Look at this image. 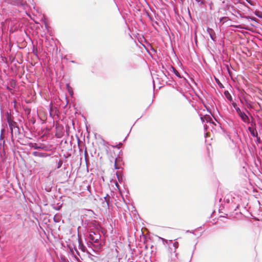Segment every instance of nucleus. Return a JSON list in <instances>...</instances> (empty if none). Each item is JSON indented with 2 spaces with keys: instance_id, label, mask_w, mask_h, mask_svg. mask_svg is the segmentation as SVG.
<instances>
[{
  "instance_id": "1",
  "label": "nucleus",
  "mask_w": 262,
  "mask_h": 262,
  "mask_svg": "<svg viewBox=\"0 0 262 262\" xmlns=\"http://www.w3.org/2000/svg\"><path fill=\"white\" fill-rule=\"evenodd\" d=\"M9 126L11 130L12 136L14 135L16 136L19 134V128L17 126L16 122L11 120L10 119L8 120Z\"/></svg>"
},
{
  "instance_id": "2",
  "label": "nucleus",
  "mask_w": 262,
  "mask_h": 262,
  "mask_svg": "<svg viewBox=\"0 0 262 262\" xmlns=\"http://www.w3.org/2000/svg\"><path fill=\"white\" fill-rule=\"evenodd\" d=\"M101 235L98 232L93 231H90L89 238L91 243H98L100 239Z\"/></svg>"
},
{
  "instance_id": "3",
  "label": "nucleus",
  "mask_w": 262,
  "mask_h": 262,
  "mask_svg": "<svg viewBox=\"0 0 262 262\" xmlns=\"http://www.w3.org/2000/svg\"><path fill=\"white\" fill-rule=\"evenodd\" d=\"M236 111L244 122L246 123L249 122V119L247 115L244 112H242L239 107L236 108Z\"/></svg>"
},
{
  "instance_id": "4",
  "label": "nucleus",
  "mask_w": 262,
  "mask_h": 262,
  "mask_svg": "<svg viewBox=\"0 0 262 262\" xmlns=\"http://www.w3.org/2000/svg\"><path fill=\"white\" fill-rule=\"evenodd\" d=\"M207 30L212 40H215L216 36L213 30L212 29L208 28Z\"/></svg>"
},
{
  "instance_id": "5",
  "label": "nucleus",
  "mask_w": 262,
  "mask_h": 262,
  "mask_svg": "<svg viewBox=\"0 0 262 262\" xmlns=\"http://www.w3.org/2000/svg\"><path fill=\"white\" fill-rule=\"evenodd\" d=\"M249 132H250L251 134L253 137H257L258 134L256 131V130L251 127H249L248 128Z\"/></svg>"
},
{
  "instance_id": "6",
  "label": "nucleus",
  "mask_w": 262,
  "mask_h": 262,
  "mask_svg": "<svg viewBox=\"0 0 262 262\" xmlns=\"http://www.w3.org/2000/svg\"><path fill=\"white\" fill-rule=\"evenodd\" d=\"M224 95L225 96H226V97L227 98V99L228 100H229V101H232V96L231 95H230V94L229 93L228 91H225L224 92Z\"/></svg>"
},
{
  "instance_id": "7",
  "label": "nucleus",
  "mask_w": 262,
  "mask_h": 262,
  "mask_svg": "<svg viewBox=\"0 0 262 262\" xmlns=\"http://www.w3.org/2000/svg\"><path fill=\"white\" fill-rule=\"evenodd\" d=\"M34 155L36 156H40V157H43V154L42 153H37V152H34Z\"/></svg>"
},
{
  "instance_id": "8",
  "label": "nucleus",
  "mask_w": 262,
  "mask_h": 262,
  "mask_svg": "<svg viewBox=\"0 0 262 262\" xmlns=\"http://www.w3.org/2000/svg\"><path fill=\"white\" fill-rule=\"evenodd\" d=\"M246 1L251 6H254L255 5V3L251 0H246Z\"/></svg>"
},
{
  "instance_id": "9",
  "label": "nucleus",
  "mask_w": 262,
  "mask_h": 262,
  "mask_svg": "<svg viewBox=\"0 0 262 262\" xmlns=\"http://www.w3.org/2000/svg\"><path fill=\"white\" fill-rule=\"evenodd\" d=\"M215 80L221 88H223L222 84L220 82L219 79H215Z\"/></svg>"
},
{
  "instance_id": "10",
  "label": "nucleus",
  "mask_w": 262,
  "mask_h": 262,
  "mask_svg": "<svg viewBox=\"0 0 262 262\" xmlns=\"http://www.w3.org/2000/svg\"><path fill=\"white\" fill-rule=\"evenodd\" d=\"M173 70L176 74V75L179 77H180V75H179V73L178 72V71H177L176 69H174V68H173Z\"/></svg>"
},
{
  "instance_id": "11",
  "label": "nucleus",
  "mask_w": 262,
  "mask_h": 262,
  "mask_svg": "<svg viewBox=\"0 0 262 262\" xmlns=\"http://www.w3.org/2000/svg\"><path fill=\"white\" fill-rule=\"evenodd\" d=\"M78 242H79V246H81V250L83 251V248H84V246L83 245H81V239L79 240Z\"/></svg>"
},
{
  "instance_id": "12",
  "label": "nucleus",
  "mask_w": 262,
  "mask_h": 262,
  "mask_svg": "<svg viewBox=\"0 0 262 262\" xmlns=\"http://www.w3.org/2000/svg\"><path fill=\"white\" fill-rule=\"evenodd\" d=\"M178 245H179V244H178V243L177 242H175L173 243V246H174L176 248H178Z\"/></svg>"
},
{
  "instance_id": "13",
  "label": "nucleus",
  "mask_w": 262,
  "mask_h": 262,
  "mask_svg": "<svg viewBox=\"0 0 262 262\" xmlns=\"http://www.w3.org/2000/svg\"><path fill=\"white\" fill-rule=\"evenodd\" d=\"M232 104L233 106V107L235 108V109L236 110V108H237V105H236V103H235V102H233V103H232Z\"/></svg>"
},
{
  "instance_id": "14",
  "label": "nucleus",
  "mask_w": 262,
  "mask_h": 262,
  "mask_svg": "<svg viewBox=\"0 0 262 262\" xmlns=\"http://www.w3.org/2000/svg\"><path fill=\"white\" fill-rule=\"evenodd\" d=\"M195 1L196 2H200L201 4H205L204 2L203 1H202V0H195Z\"/></svg>"
},
{
  "instance_id": "15",
  "label": "nucleus",
  "mask_w": 262,
  "mask_h": 262,
  "mask_svg": "<svg viewBox=\"0 0 262 262\" xmlns=\"http://www.w3.org/2000/svg\"><path fill=\"white\" fill-rule=\"evenodd\" d=\"M115 168H116V169H117V168H118V167H117V165H116V162H115Z\"/></svg>"
},
{
  "instance_id": "16",
  "label": "nucleus",
  "mask_w": 262,
  "mask_h": 262,
  "mask_svg": "<svg viewBox=\"0 0 262 262\" xmlns=\"http://www.w3.org/2000/svg\"><path fill=\"white\" fill-rule=\"evenodd\" d=\"M236 27L241 28V27H239V26H236Z\"/></svg>"
}]
</instances>
